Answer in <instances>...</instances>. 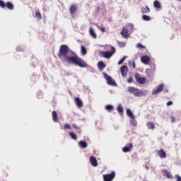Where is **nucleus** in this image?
Returning <instances> with one entry per match:
<instances>
[{
    "mask_svg": "<svg viewBox=\"0 0 181 181\" xmlns=\"http://www.w3.org/2000/svg\"><path fill=\"white\" fill-rule=\"evenodd\" d=\"M58 57L62 62H66L70 64H76L81 68L87 67V63H86L81 58L78 57L76 54H73V56H70V54L69 53V47L66 45L60 46Z\"/></svg>",
    "mask_w": 181,
    "mask_h": 181,
    "instance_id": "1",
    "label": "nucleus"
},
{
    "mask_svg": "<svg viewBox=\"0 0 181 181\" xmlns=\"http://www.w3.org/2000/svg\"><path fill=\"white\" fill-rule=\"evenodd\" d=\"M128 91L129 93L134 94L135 97H142V95H144V93L142 92V90L134 87H129Z\"/></svg>",
    "mask_w": 181,
    "mask_h": 181,
    "instance_id": "2",
    "label": "nucleus"
},
{
    "mask_svg": "<svg viewBox=\"0 0 181 181\" xmlns=\"http://www.w3.org/2000/svg\"><path fill=\"white\" fill-rule=\"evenodd\" d=\"M0 8H1L2 9L6 8L10 11H13L14 6L13 4L10 1H8L6 2V4H5L4 1L0 0Z\"/></svg>",
    "mask_w": 181,
    "mask_h": 181,
    "instance_id": "3",
    "label": "nucleus"
},
{
    "mask_svg": "<svg viewBox=\"0 0 181 181\" xmlns=\"http://www.w3.org/2000/svg\"><path fill=\"white\" fill-rule=\"evenodd\" d=\"M115 47H112L111 51H106V52H102L101 54L103 57H105V59H110L115 53Z\"/></svg>",
    "mask_w": 181,
    "mask_h": 181,
    "instance_id": "4",
    "label": "nucleus"
},
{
    "mask_svg": "<svg viewBox=\"0 0 181 181\" xmlns=\"http://www.w3.org/2000/svg\"><path fill=\"white\" fill-rule=\"evenodd\" d=\"M103 76L105 80L107 81L108 86L117 87V83H115V81H114L111 76H110L108 74L105 73H103Z\"/></svg>",
    "mask_w": 181,
    "mask_h": 181,
    "instance_id": "5",
    "label": "nucleus"
},
{
    "mask_svg": "<svg viewBox=\"0 0 181 181\" xmlns=\"http://www.w3.org/2000/svg\"><path fill=\"white\" fill-rule=\"evenodd\" d=\"M115 177V172L112 171L110 174H105L103 175L104 181H112Z\"/></svg>",
    "mask_w": 181,
    "mask_h": 181,
    "instance_id": "6",
    "label": "nucleus"
},
{
    "mask_svg": "<svg viewBox=\"0 0 181 181\" xmlns=\"http://www.w3.org/2000/svg\"><path fill=\"white\" fill-rule=\"evenodd\" d=\"M135 80L138 84H145L146 83V78H142L139 76V74H135L134 75Z\"/></svg>",
    "mask_w": 181,
    "mask_h": 181,
    "instance_id": "7",
    "label": "nucleus"
},
{
    "mask_svg": "<svg viewBox=\"0 0 181 181\" xmlns=\"http://www.w3.org/2000/svg\"><path fill=\"white\" fill-rule=\"evenodd\" d=\"M164 87L165 85H163V83L160 84L157 89L152 91V95H155L156 94H159V93H162V91H163Z\"/></svg>",
    "mask_w": 181,
    "mask_h": 181,
    "instance_id": "8",
    "label": "nucleus"
},
{
    "mask_svg": "<svg viewBox=\"0 0 181 181\" xmlns=\"http://www.w3.org/2000/svg\"><path fill=\"white\" fill-rule=\"evenodd\" d=\"M122 37H124V39H127L129 37V31L128 30V28L124 27L120 33Z\"/></svg>",
    "mask_w": 181,
    "mask_h": 181,
    "instance_id": "9",
    "label": "nucleus"
},
{
    "mask_svg": "<svg viewBox=\"0 0 181 181\" xmlns=\"http://www.w3.org/2000/svg\"><path fill=\"white\" fill-rule=\"evenodd\" d=\"M132 148H134V145L132 144V143H129V144H127V146H124L122 148V151L124 153H127V152H131V151H132Z\"/></svg>",
    "mask_w": 181,
    "mask_h": 181,
    "instance_id": "10",
    "label": "nucleus"
},
{
    "mask_svg": "<svg viewBox=\"0 0 181 181\" xmlns=\"http://www.w3.org/2000/svg\"><path fill=\"white\" fill-rule=\"evenodd\" d=\"M121 74L122 77H127V74H128V66L127 65H124L120 69Z\"/></svg>",
    "mask_w": 181,
    "mask_h": 181,
    "instance_id": "11",
    "label": "nucleus"
},
{
    "mask_svg": "<svg viewBox=\"0 0 181 181\" xmlns=\"http://www.w3.org/2000/svg\"><path fill=\"white\" fill-rule=\"evenodd\" d=\"M141 62H142L144 64H148L151 62V58L148 57V55H144L141 58Z\"/></svg>",
    "mask_w": 181,
    "mask_h": 181,
    "instance_id": "12",
    "label": "nucleus"
},
{
    "mask_svg": "<svg viewBox=\"0 0 181 181\" xmlns=\"http://www.w3.org/2000/svg\"><path fill=\"white\" fill-rule=\"evenodd\" d=\"M157 155L160 158V159H165V158H166V152H165L163 149L158 151Z\"/></svg>",
    "mask_w": 181,
    "mask_h": 181,
    "instance_id": "13",
    "label": "nucleus"
},
{
    "mask_svg": "<svg viewBox=\"0 0 181 181\" xmlns=\"http://www.w3.org/2000/svg\"><path fill=\"white\" fill-rule=\"evenodd\" d=\"M90 162L92 165V166L97 167L98 166V163L97 162V158L94 156H90Z\"/></svg>",
    "mask_w": 181,
    "mask_h": 181,
    "instance_id": "14",
    "label": "nucleus"
},
{
    "mask_svg": "<svg viewBox=\"0 0 181 181\" xmlns=\"http://www.w3.org/2000/svg\"><path fill=\"white\" fill-rule=\"evenodd\" d=\"M76 11H77V6L76 4H72L69 8L71 15H74V13H76Z\"/></svg>",
    "mask_w": 181,
    "mask_h": 181,
    "instance_id": "15",
    "label": "nucleus"
},
{
    "mask_svg": "<svg viewBox=\"0 0 181 181\" xmlns=\"http://www.w3.org/2000/svg\"><path fill=\"white\" fill-rule=\"evenodd\" d=\"M89 35L93 39H97V34H95V31H94V29L92 27L89 28Z\"/></svg>",
    "mask_w": 181,
    "mask_h": 181,
    "instance_id": "16",
    "label": "nucleus"
},
{
    "mask_svg": "<svg viewBox=\"0 0 181 181\" xmlns=\"http://www.w3.org/2000/svg\"><path fill=\"white\" fill-rule=\"evenodd\" d=\"M98 67L100 71H103V70H104V69H105L106 65H105V64H104V62L100 61L98 63Z\"/></svg>",
    "mask_w": 181,
    "mask_h": 181,
    "instance_id": "17",
    "label": "nucleus"
},
{
    "mask_svg": "<svg viewBox=\"0 0 181 181\" xmlns=\"http://www.w3.org/2000/svg\"><path fill=\"white\" fill-rule=\"evenodd\" d=\"M75 103L77 107H83V101H81V99H80V98H75Z\"/></svg>",
    "mask_w": 181,
    "mask_h": 181,
    "instance_id": "18",
    "label": "nucleus"
},
{
    "mask_svg": "<svg viewBox=\"0 0 181 181\" xmlns=\"http://www.w3.org/2000/svg\"><path fill=\"white\" fill-rule=\"evenodd\" d=\"M163 173L167 176L168 179H173V176L168 170H163Z\"/></svg>",
    "mask_w": 181,
    "mask_h": 181,
    "instance_id": "19",
    "label": "nucleus"
},
{
    "mask_svg": "<svg viewBox=\"0 0 181 181\" xmlns=\"http://www.w3.org/2000/svg\"><path fill=\"white\" fill-rule=\"evenodd\" d=\"M52 119L54 122H57L59 121V117H57V112L56 111H52Z\"/></svg>",
    "mask_w": 181,
    "mask_h": 181,
    "instance_id": "20",
    "label": "nucleus"
},
{
    "mask_svg": "<svg viewBox=\"0 0 181 181\" xmlns=\"http://www.w3.org/2000/svg\"><path fill=\"white\" fill-rule=\"evenodd\" d=\"M141 12L142 13H149V12H151V9L148 6H146L145 7L141 8Z\"/></svg>",
    "mask_w": 181,
    "mask_h": 181,
    "instance_id": "21",
    "label": "nucleus"
},
{
    "mask_svg": "<svg viewBox=\"0 0 181 181\" xmlns=\"http://www.w3.org/2000/svg\"><path fill=\"white\" fill-rule=\"evenodd\" d=\"M146 126L148 129H155V124H153V122H147Z\"/></svg>",
    "mask_w": 181,
    "mask_h": 181,
    "instance_id": "22",
    "label": "nucleus"
},
{
    "mask_svg": "<svg viewBox=\"0 0 181 181\" xmlns=\"http://www.w3.org/2000/svg\"><path fill=\"white\" fill-rule=\"evenodd\" d=\"M127 115H128V117H129V118H132V119H134V113H132V111H131V110L127 109Z\"/></svg>",
    "mask_w": 181,
    "mask_h": 181,
    "instance_id": "23",
    "label": "nucleus"
},
{
    "mask_svg": "<svg viewBox=\"0 0 181 181\" xmlns=\"http://www.w3.org/2000/svg\"><path fill=\"white\" fill-rule=\"evenodd\" d=\"M117 110V112H119L120 115H122L124 114V108H122V106L118 105Z\"/></svg>",
    "mask_w": 181,
    "mask_h": 181,
    "instance_id": "24",
    "label": "nucleus"
},
{
    "mask_svg": "<svg viewBox=\"0 0 181 181\" xmlns=\"http://www.w3.org/2000/svg\"><path fill=\"white\" fill-rule=\"evenodd\" d=\"M153 5H154V8H156L157 9H159L160 8V3L159 2V1L158 0H156L154 2H153Z\"/></svg>",
    "mask_w": 181,
    "mask_h": 181,
    "instance_id": "25",
    "label": "nucleus"
},
{
    "mask_svg": "<svg viewBox=\"0 0 181 181\" xmlns=\"http://www.w3.org/2000/svg\"><path fill=\"white\" fill-rule=\"evenodd\" d=\"M81 53L82 56H86V54H87V49H86L84 46H81Z\"/></svg>",
    "mask_w": 181,
    "mask_h": 181,
    "instance_id": "26",
    "label": "nucleus"
},
{
    "mask_svg": "<svg viewBox=\"0 0 181 181\" xmlns=\"http://www.w3.org/2000/svg\"><path fill=\"white\" fill-rule=\"evenodd\" d=\"M79 145L83 149H86V148H87V142L86 141H79Z\"/></svg>",
    "mask_w": 181,
    "mask_h": 181,
    "instance_id": "27",
    "label": "nucleus"
},
{
    "mask_svg": "<svg viewBox=\"0 0 181 181\" xmlns=\"http://www.w3.org/2000/svg\"><path fill=\"white\" fill-rule=\"evenodd\" d=\"M34 18H37L38 21H40V19H42V14L40 13V12L37 11L35 12Z\"/></svg>",
    "mask_w": 181,
    "mask_h": 181,
    "instance_id": "28",
    "label": "nucleus"
},
{
    "mask_svg": "<svg viewBox=\"0 0 181 181\" xmlns=\"http://www.w3.org/2000/svg\"><path fill=\"white\" fill-rule=\"evenodd\" d=\"M142 19L143 21H151V17H149V16H147V15H143Z\"/></svg>",
    "mask_w": 181,
    "mask_h": 181,
    "instance_id": "29",
    "label": "nucleus"
},
{
    "mask_svg": "<svg viewBox=\"0 0 181 181\" xmlns=\"http://www.w3.org/2000/svg\"><path fill=\"white\" fill-rule=\"evenodd\" d=\"M105 110L107 111H111L112 110H114V106L111 105H107L105 106Z\"/></svg>",
    "mask_w": 181,
    "mask_h": 181,
    "instance_id": "30",
    "label": "nucleus"
},
{
    "mask_svg": "<svg viewBox=\"0 0 181 181\" xmlns=\"http://www.w3.org/2000/svg\"><path fill=\"white\" fill-rule=\"evenodd\" d=\"M69 135L72 139H77V136L74 133L69 132Z\"/></svg>",
    "mask_w": 181,
    "mask_h": 181,
    "instance_id": "31",
    "label": "nucleus"
},
{
    "mask_svg": "<svg viewBox=\"0 0 181 181\" xmlns=\"http://www.w3.org/2000/svg\"><path fill=\"white\" fill-rule=\"evenodd\" d=\"M127 59V57H123L119 62H118V64H122V63H124L125 62V59Z\"/></svg>",
    "mask_w": 181,
    "mask_h": 181,
    "instance_id": "32",
    "label": "nucleus"
},
{
    "mask_svg": "<svg viewBox=\"0 0 181 181\" xmlns=\"http://www.w3.org/2000/svg\"><path fill=\"white\" fill-rule=\"evenodd\" d=\"M64 129H71V127H70V124H65L64 126Z\"/></svg>",
    "mask_w": 181,
    "mask_h": 181,
    "instance_id": "33",
    "label": "nucleus"
},
{
    "mask_svg": "<svg viewBox=\"0 0 181 181\" xmlns=\"http://www.w3.org/2000/svg\"><path fill=\"white\" fill-rule=\"evenodd\" d=\"M136 47L138 49H145V46L142 45V44H137Z\"/></svg>",
    "mask_w": 181,
    "mask_h": 181,
    "instance_id": "34",
    "label": "nucleus"
},
{
    "mask_svg": "<svg viewBox=\"0 0 181 181\" xmlns=\"http://www.w3.org/2000/svg\"><path fill=\"white\" fill-rule=\"evenodd\" d=\"M98 29H100V30L101 32H103V33H105V28L104 27H100V26H98Z\"/></svg>",
    "mask_w": 181,
    "mask_h": 181,
    "instance_id": "35",
    "label": "nucleus"
},
{
    "mask_svg": "<svg viewBox=\"0 0 181 181\" xmlns=\"http://www.w3.org/2000/svg\"><path fill=\"white\" fill-rule=\"evenodd\" d=\"M175 177L177 181H181V177L179 175H175Z\"/></svg>",
    "mask_w": 181,
    "mask_h": 181,
    "instance_id": "36",
    "label": "nucleus"
},
{
    "mask_svg": "<svg viewBox=\"0 0 181 181\" xmlns=\"http://www.w3.org/2000/svg\"><path fill=\"white\" fill-rule=\"evenodd\" d=\"M98 12H100V7H96L95 9V14L98 15Z\"/></svg>",
    "mask_w": 181,
    "mask_h": 181,
    "instance_id": "37",
    "label": "nucleus"
},
{
    "mask_svg": "<svg viewBox=\"0 0 181 181\" xmlns=\"http://www.w3.org/2000/svg\"><path fill=\"white\" fill-rule=\"evenodd\" d=\"M117 43H118V45H119L120 47H124V46H125V43H124V42H117Z\"/></svg>",
    "mask_w": 181,
    "mask_h": 181,
    "instance_id": "38",
    "label": "nucleus"
},
{
    "mask_svg": "<svg viewBox=\"0 0 181 181\" xmlns=\"http://www.w3.org/2000/svg\"><path fill=\"white\" fill-rule=\"evenodd\" d=\"M173 105V102H172V101H169V102H168L167 103V105Z\"/></svg>",
    "mask_w": 181,
    "mask_h": 181,
    "instance_id": "39",
    "label": "nucleus"
},
{
    "mask_svg": "<svg viewBox=\"0 0 181 181\" xmlns=\"http://www.w3.org/2000/svg\"><path fill=\"white\" fill-rule=\"evenodd\" d=\"M132 66L133 69H136V66L135 65V62H132Z\"/></svg>",
    "mask_w": 181,
    "mask_h": 181,
    "instance_id": "40",
    "label": "nucleus"
},
{
    "mask_svg": "<svg viewBox=\"0 0 181 181\" xmlns=\"http://www.w3.org/2000/svg\"><path fill=\"white\" fill-rule=\"evenodd\" d=\"M72 127L74 128V129H78V127H77L76 124H73Z\"/></svg>",
    "mask_w": 181,
    "mask_h": 181,
    "instance_id": "41",
    "label": "nucleus"
},
{
    "mask_svg": "<svg viewBox=\"0 0 181 181\" xmlns=\"http://www.w3.org/2000/svg\"><path fill=\"white\" fill-rule=\"evenodd\" d=\"M175 117H171V122H175Z\"/></svg>",
    "mask_w": 181,
    "mask_h": 181,
    "instance_id": "42",
    "label": "nucleus"
},
{
    "mask_svg": "<svg viewBox=\"0 0 181 181\" xmlns=\"http://www.w3.org/2000/svg\"><path fill=\"white\" fill-rule=\"evenodd\" d=\"M128 83H131L132 81V78H129L128 80H127Z\"/></svg>",
    "mask_w": 181,
    "mask_h": 181,
    "instance_id": "43",
    "label": "nucleus"
},
{
    "mask_svg": "<svg viewBox=\"0 0 181 181\" xmlns=\"http://www.w3.org/2000/svg\"><path fill=\"white\" fill-rule=\"evenodd\" d=\"M133 125H136V122H135L134 121H133Z\"/></svg>",
    "mask_w": 181,
    "mask_h": 181,
    "instance_id": "44",
    "label": "nucleus"
},
{
    "mask_svg": "<svg viewBox=\"0 0 181 181\" xmlns=\"http://www.w3.org/2000/svg\"><path fill=\"white\" fill-rule=\"evenodd\" d=\"M179 2H181V0H177Z\"/></svg>",
    "mask_w": 181,
    "mask_h": 181,
    "instance_id": "45",
    "label": "nucleus"
},
{
    "mask_svg": "<svg viewBox=\"0 0 181 181\" xmlns=\"http://www.w3.org/2000/svg\"><path fill=\"white\" fill-rule=\"evenodd\" d=\"M129 64H131V62H129Z\"/></svg>",
    "mask_w": 181,
    "mask_h": 181,
    "instance_id": "46",
    "label": "nucleus"
}]
</instances>
